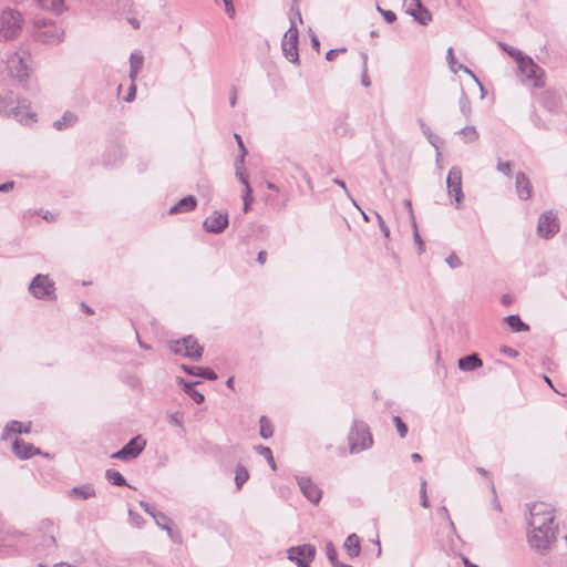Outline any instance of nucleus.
I'll use <instances>...</instances> for the list:
<instances>
[{
    "label": "nucleus",
    "mask_w": 567,
    "mask_h": 567,
    "mask_svg": "<svg viewBox=\"0 0 567 567\" xmlns=\"http://www.w3.org/2000/svg\"><path fill=\"white\" fill-rule=\"evenodd\" d=\"M528 543L533 549L545 554L556 539L558 525L555 524L554 515L529 516L528 519Z\"/></svg>",
    "instance_id": "nucleus-1"
},
{
    "label": "nucleus",
    "mask_w": 567,
    "mask_h": 567,
    "mask_svg": "<svg viewBox=\"0 0 567 567\" xmlns=\"http://www.w3.org/2000/svg\"><path fill=\"white\" fill-rule=\"evenodd\" d=\"M29 534L19 532L0 519V551L3 555H13L27 551L30 548Z\"/></svg>",
    "instance_id": "nucleus-2"
},
{
    "label": "nucleus",
    "mask_w": 567,
    "mask_h": 567,
    "mask_svg": "<svg viewBox=\"0 0 567 567\" xmlns=\"http://www.w3.org/2000/svg\"><path fill=\"white\" fill-rule=\"evenodd\" d=\"M0 113L13 116L24 125H30L37 121V114L30 110V104L25 99L0 97Z\"/></svg>",
    "instance_id": "nucleus-3"
},
{
    "label": "nucleus",
    "mask_w": 567,
    "mask_h": 567,
    "mask_svg": "<svg viewBox=\"0 0 567 567\" xmlns=\"http://www.w3.org/2000/svg\"><path fill=\"white\" fill-rule=\"evenodd\" d=\"M24 19L20 11L6 8L0 12V40L11 41L17 39L23 28Z\"/></svg>",
    "instance_id": "nucleus-4"
},
{
    "label": "nucleus",
    "mask_w": 567,
    "mask_h": 567,
    "mask_svg": "<svg viewBox=\"0 0 567 567\" xmlns=\"http://www.w3.org/2000/svg\"><path fill=\"white\" fill-rule=\"evenodd\" d=\"M348 441L351 454H358L370 449L373 444V439L367 423L354 420L348 435Z\"/></svg>",
    "instance_id": "nucleus-5"
},
{
    "label": "nucleus",
    "mask_w": 567,
    "mask_h": 567,
    "mask_svg": "<svg viewBox=\"0 0 567 567\" xmlns=\"http://www.w3.org/2000/svg\"><path fill=\"white\" fill-rule=\"evenodd\" d=\"M63 27L51 20H37L34 38L43 44H58L64 39Z\"/></svg>",
    "instance_id": "nucleus-6"
},
{
    "label": "nucleus",
    "mask_w": 567,
    "mask_h": 567,
    "mask_svg": "<svg viewBox=\"0 0 567 567\" xmlns=\"http://www.w3.org/2000/svg\"><path fill=\"white\" fill-rule=\"evenodd\" d=\"M29 291L35 299L48 301L56 299L55 284L48 275L38 274L31 280Z\"/></svg>",
    "instance_id": "nucleus-7"
},
{
    "label": "nucleus",
    "mask_w": 567,
    "mask_h": 567,
    "mask_svg": "<svg viewBox=\"0 0 567 567\" xmlns=\"http://www.w3.org/2000/svg\"><path fill=\"white\" fill-rule=\"evenodd\" d=\"M169 350L174 354L187 357L195 361L199 360L204 352V348L193 336H186L181 340L171 341Z\"/></svg>",
    "instance_id": "nucleus-8"
},
{
    "label": "nucleus",
    "mask_w": 567,
    "mask_h": 567,
    "mask_svg": "<svg viewBox=\"0 0 567 567\" xmlns=\"http://www.w3.org/2000/svg\"><path fill=\"white\" fill-rule=\"evenodd\" d=\"M299 33L296 21L290 18V27L284 34L281 41V49L285 58L293 64H299V52H298Z\"/></svg>",
    "instance_id": "nucleus-9"
},
{
    "label": "nucleus",
    "mask_w": 567,
    "mask_h": 567,
    "mask_svg": "<svg viewBox=\"0 0 567 567\" xmlns=\"http://www.w3.org/2000/svg\"><path fill=\"white\" fill-rule=\"evenodd\" d=\"M560 229L558 216L553 210L543 213L538 218L537 235L543 239L553 238Z\"/></svg>",
    "instance_id": "nucleus-10"
},
{
    "label": "nucleus",
    "mask_w": 567,
    "mask_h": 567,
    "mask_svg": "<svg viewBox=\"0 0 567 567\" xmlns=\"http://www.w3.org/2000/svg\"><path fill=\"white\" fill-rule=\"evenodd\" d=\"M287 558L296 563L297 567H310L316 556V547L311 544L293 546L287 550Z\"/></svg>",
    "instance_id": "nucleus-11"
},
{
    "label": "nucleus",
    "mask_w": 567,
    "mask_h": 567,
    "mask_svg": "<svg viewBox=\"0 0 567 567\" xmlns=\"http://www.w3.org/2000/svg\"><path fill=\"white\" fill-rule=\"evenodd\" d=\"M146 441L142 435L132 437L121 450L111 455L112 458L131 461L136 458L145 449Z\"/></svg>",
    "instance_id": "nucleus-12"
},
{
    "label": "nucleus",
    "mask_w": 567,
    "mask_h": 567,
    "mask_svg": "<svg viewBox=\"0 0 567 567\" xmlns=\"http://www.w3.org/2000/svg\"><path fill=\"white\" fill-rule=\"evenodd\" d=\"M517 64L520 73L527 79L534 82L535 87L544 86L542 80L543 70L538 66L529 56H520L517 59Z\"/></svg>",
    "instance_id": "nucleus-13"
},
{
    "label": "nucleus",
    "mask_w": 567,
    "mask_h": 567,
    "mask_svg": "<svg viewBox=\"0 0 567 567\" xmlns=\"http://www.w3.org/2000/svg\"><path fill=\"white\" fill-rule=\"evenodd\" d=\"M447 193L452 197L454 196L456 208L461 207V203L464 198L462 190V171L461 168L453 166L447 175Z\"/></svg>",
    "instance_id": "nucleus-14"
},
{
    "label": "nucleus",
    "mask_w": 567,
    "mask_h": 567,
    "mask_svg": "<svg viewBox=\"0 0 567 567\" xmlns=\"http://www.w3.org/2000/svg\"><path fill=\"white\" fill-rule=\"evenodd\" d=\"M296 481L302 495L310 503L318 505L322 497L320 487L309 476L297 475Z\"/></svg>",
    "instance_id": "nucleus-15"
},
{
    "label": "nucleus",
    "mask_w": 567,
    "mask_h": 567,
    "mask_svg": "<svg viewBox=\"0 0 567 567\" xmlns=\"http://www.w3.org/2000/svg\"><path fill=\"white\" fill-rule=\"evenodd\" d=\"M406 13L422 25H427L432 21V14L427 8L423 6L421 0H403Z\"/></svg>",
    "instance_id": "nucleus-16"
},
{
    "label": "nucleus",
    "mask_w": 567,
    "mask_h": 567,
    "mask_svg": "<svg viewBox=\"0 0 567 567\" xmlns=\"http://www.w3.org/2000/svg\"><path fill=\"white\" fill-rule=\"evenodd\" d=\"M229 225L227 213L213 212L203 223V227L207 233L221 234Z\"/></svg>",
    "instance_id": "nucleus-17"
},
{
    "label": "nucleus",
    "mask_w": 567,
    "mask_h": 567,
    "mask_svg": "<svg viewBox=\"0 0 567 567\" xmlns=\"http://www.w3.org/2000/svg\"><path fill=\"white\" fill-rule=\"evenodd\" d=\"M24 52H13L7 58V68L9 72L20 81L28 78V65L24 62Z\"/></svg>",
    "instance_id": "nucleus-18"
},
{
    "label": "nucleus",
    "mask_w": 567,
    "mask_h": 567,
    "mask_svg": "<svg viewBox=\"0 0 567 567\" xmlns=\"http://www.w3.org/2000/svg\"><path fill=\"white\" fill-rule=\"evenodd\" d=\"M243 166L244 165H240V163L238 161H236V163H235L236 177L245 187L241 197H243V202H244V212L247 213L252 200H254V197H252V188L248 181V175L243 171Z\"/></svg>",
    "instance_id": "nucleus-19"
},
{
    "label": "nucleus",
    "mask_w": 567,
    "mask_h": 567,
    "mask_svg": "<svg viewBox=\"0 0 567 567\" xmlns=\"http://www.w3.org/2000/svg\"><path fill=\"white\" fill-rule=\"evenodd\" d=\"M12 451L21 460H28L41 453L40 449L35 447L33 444L19 439L13 441Z\"/></svg>",
    "instance_id": "nucleus-20"
},
{
    "label": "nucleus",
    "mask_w": 567,
    "mask_h": 567,
    "mask_svg": "<svg viewBox=\"0 0 567 567\" xmlns=\"http://www.w3.org/2000/svg\"><path fill=\"white\" fill-rule=\"evenodd\" d=\"M516 192L522 200H527L532 197L533 186L525 173L519 172L516 175Z\"/></svg>",
    "instance_id": "nucleus-21"
},
{
    "label": "nucleus",
    "mask_w": 567,
    "mask_h": 567,
    "mask_svg": "<svg viewBox=\"0 0 567 567\" xmlns=\"http://www.w3.org/2000/svg\"><path fill=\"white\" fill-rule=\"evenodd\" d=\"M458 369L465 372L475 371L483 367V360L477 353L464 355L457 361Z\"/></svg>",
    "instance_id": "nucleus-22"
},
{
    "label": "nucleus",
    "mask_w": 567,
    "mask_h": 567,
    "mask_svg": "<svg viewBox=\"0 0 567 567\" xmlns=\"http://www.w3.org/2000/svg\"><path fill=\"white\" fill-rule=\"evenodd\" d=\"M197 206V199L193 195H187L183 197L179 202H177L175 205H173L169 208V214H181V213H188L193 212Z\"/></svg>",
    "instance_id": "nucleus-23"
},
{
    "label": "nucleus",
    "mask_w": 567,
    "mask_h": 567,
    "mask_svg": "<svg viewBox=\"0 0 567 567\" xmlns=\"http://www.w3.org/2000/svg\"><path fill=\"white\" fill-rule=\"evenodd\" d=\"M95 488L93 484H84L81 486H75L68 491V497L71 499H89L95 497Z\"/></svg>",
    "instance_id": "nucleus-24"
},
{
    "label": "nucleus",
    "mask_w": 567,
    "mask_h": 567,
    "mask_svg": "<svg viewBox=\"0 0 567 567\" xmlns=\"http://www.w3.org/2000/svg\"><path fill=\"white\" fill-rule=\"evenodd\" d=\"M182 369L189 375L200 377L210 381H215L218 378L216 372L210 368L183 364Z\"/></svg>",
    "instance_id": "nucleus-25"
},
{
    "label": "nucleus",
    "mask_w": 567,
    "mask_h": 567,
    "mask_svg": "<svg viewBox=\"0 0 567 567\" xmlns=\"http://www.w3.org/2000/svg\"><path fill=\"white\" fill-rule=\"evenodd\" d=\"M177 383L182 386L183 391L189 396L192 398V400L197 403V404H200L204 402L205 400V396L203 393L198 392L196 389H195V385L197 383H193V382H187L185 379L183 378H178L177 379Z\"/></svg>",
    "instance_id": "nucleus-26"
},
{
    "label": "nucleus",
    "mask_w": 567,
    "mask_h": 567,
    "mask_svg": "<svg viewBox=\"0 0 567 567\" xmlns=\"http://www.w3.org/2000/svg\"><path fill=\"white\" fill-rule=\"evenodd\" d=\"M343 548L350 558L358 557L361 551L360 537L357 534H350L344 540Z\"/></svg>",
    "instance_id": "nucleus-27"
},
{
    "label": "nucleus",
    "mask_w": 567,
    "mask_h": 567,
    "mask_svg": "<svg viewBox=\"0 0 567 567\" xmlns=\"http://www.w3.org/2000/svg\"><path fill=\"white\" fill-rule=\"evenodd\" d=\"M78 122V115L73 112L66 111L61 118L53 122V127L56 131H63L72 127Z\"/></svg>",
    "instance_id": "nucleus-28"
},
{
    "label": "nucleus",
    "mask_w": 567,
    "mask_h": 567,
    "mask_svg": "<svg viewBox=\"0 0 567 567\" xmlns=\"http://www.w3.org/2000/svg\"><path fill=\"white\" fill-rule=\"evenodd\" d=\"M529 516H545V515H554V508L551 505L538 502L528 505Z\"/></svg>",
    "instance_id": "nucleus-29"
},
{
    "label": "nucleus",
    "mask_w": 567,
    "mask_h": 567,
    "mask_svg": "<svg viewBox=\"0 0 567 567\" xmlns=\"http://www.w3.org/2000/svg\"><path fill=\"white\" fill-rule=\"evenodd\" d=\"M505 322L514 332L528 331L529 326L525 323L518 315H509L504 318Z\"/></svg>",
    "instance_id": "nucleus-30"
},
{
    "label": "nucleus",
    "mask_w": 567,
    "mask_h": 567,
    "mask_svg": "<svg viewBox=\"0 0 567 567\" xmlns=\"http://www.w3.org/2000/svg\"><path fill=\"white\" fill-rule=\"evenodd\" d=\"M143 55L141 52H132L130 56V78L135 80L143 65Z\"/></svg>",
    "instance_id": "nucleus-31"
},
{
    "label": "nucleus",
    "mask_w": 567,
    "mask_h": 567,
    "mask_svg": "<svg viewBox=\"0 0 567 567\" xmlns=\"http://www.w3.org/2000/svg\"><path fill=\"white\" fill-rule=\"evenodd\" d=\"M30 432V425H24L23 423L19 421H10L3 431L2 439H7V435L9 433H16V434H22V433H29Z\"/></svg>",
    "instance_id": "nucleus-32"
},
{
    "label": "nucleus",
    "mask_w": 567,
    "mask_h": 567,
    "mask_svg": "<svg viewBox=\"0 0 567 567\" xmlns=\"http://www.w3.org/2000/svg\"><path fill=\"white\" fill-rule=\"evenodd\" d=\"M43 9L50 10L55 14H60L65 10L64 0H39Z\"/></svg>",
    "instance_id": "nucleus-33"
},
{
    "label": "nucleus",
    "mask_w": 567,
    "mask_h": 567,
    "mask_svg": "<svg viewBox=\"0 0 567 567\" xmlns=\"http://www.w3.org/2000/svg\"><path fill=\"white\" fill-rule=\"evenodd\" d=\"M105 478L113 485L115 486H127V487H131L125 477L118 472V471H115V470H106L105 472Z\"/></svg>",
    "instance_id": "nucleus-34"
},
{
    "label": "nucleus",
    "mask_w": 567,
    "mask_h": 567,
    "mask_svg": "<svg viewBox=\"0 0 567 567\" xmlns=\"http://www.w3.org/2000/svg\"><path fill=\"white\" fill-rule=\"evenodd\" d=\"M259 434L265 440L271 437L274 434V425L265 415L259 419Z\"/></svg>",
    "instance_id": "nucleus-35"
},
{
    "label": "nucleus",
    "mask_w": 567,
    "mask_h": 567,
    "mask_svg": "<svg viewBox=\"0 0 567 567\" xmlns=\"http://www.w3.org/2000/svg\"><path fill=\"white\" fill-rule=\"evenodd\" d=\"M248 478V470L243 464H238L235 470V484L237 489H240Z\"/></svg>",
    "instance_id": "nucleus-36"
},
{
    "label": "nucleus",
    "mask_w": 567,
    "mask_h": 567,
    "mask_svg": "<svg viewBox=\"0 0 567 567\" xmlns=\"http://www.w3.org/2000/svg\"><path fill=\"white\" fill-rule=\"evenodd\" d=\"M326 554L329 561L332 564V567H352L351 565L338 561V553L331 542L327 543L326 545Z\"/></svg>",
    "instance_id": "nucleus-37"
},
{
    "label": "nucleus",
    "mask_w": 567,
    "mask_h": 567,
    "mask_svg": "<svg viewBox=\"0 0 567 567\" xmlns=\"http://www.w3.org/2000/svg\"><path fill=\"white\" fill-rule=\"evenodd\" d=\"M53 528H54L53 522L50 519H45L41 523V529L50 533V535L48 537H45L43 540L44 546H49V545L54 546L56 544V539L53 534Z\"/></svg>",
    "instance_id": "nucleus-38"
},
{
    "label": "nucleus",
    "mask_w": 567,
    "mask_h": 567,
    "mask_svg": "<svg viewBox=\"0 0 567 567\" xmlns=\"http://www.w3.org/2000/svg\"><path fill=\"white\" fill-rule=\"evenodd\" d=\"M457 134L462 135L465 143H473L478 140V132L475 126H465L461 128Z\"/></svg>",
    "instance_id": "nucleus-39"
},
{
    "label": "nucleus",
    "mask_w": 567,
    "mask_h": 567,
    "mask_svg": "<svg viewBox=\"0 0 567 567\" xmlns=\"http://www.w3.org/2000/svg\"><path fill=\"white\" fill-rule=\"evenodd\" d=\"M255 450L258 452L259 455L265 457V460L268 462V464L270 465V467L272 470L276 468V462H275L272 451L270 447L264 446V445H258V446H255Z\"/></svg>",
    "instance_id": "nucleus-40"
},
{
    "label": "nucleus",
    "mask_w": 567,
    "mask_h": 567,
    "mask_svg": "<svg viewBox=\"0 0 567 567\" xmlns=\"http://www.w3.org/2000/svg\"><path fill=\"white\" fill-rule=\"evenodd\" d=\"M417 122L420 124V127H421L423 134L426 136L427 141L430 142V144L433 145L435 148H439V145H437L439 137L432 133L431 128L424 123V121L422 118H419Z\"/></svg>",
    "instance_id": "nucleus-41"
},
{
    "label": "nucleus",
    "mask_w": 567,
    "mask_h": 567,
    "mask_svg": "<svg viewBox=\"0 0 567 567\" xmlns=\"http://www.w3.org/2000/svg\"><path fill=\"white\" fill-rule=\"evenodd\" d=\"M460 111L465 117H470L472 112L471 101L464 90L460 97Z\"/></svg>",
    "instance_id": "nucleus-42"
},
{
    "label": "nucleus",
    "mask_w": 567,
    "mask_h": 567,
    "mask_svg": "<svg viewBox=\"0 0 567 567\" xmlns=\"http://www.w3.org/2000/svg\"><path fill=\"white\" fill-rule=\"evenodd\" d=\"M362 74H361V83L363 86L369 87L371 85L370 78L368 75V54L362 52Z\"/></svg>",
    "instance_id": "nucleus-43"
},
{
    "label": "nucleus",
    "mask_w": 567,
    "mask_h": 567,
    "mask_svg": "<svg viewBox=\"0 0 567 567\" xmlns=\"http://www.w3.org/2000/svg\"><path fill=\"white\" fill-rule=\"evenodd\" d=\"M426 485H427L426 480L425 478H421V482H420V504L424 508H429L430 507V502H429L427 492H426Z\"/></svg>",
    "instance_id": "nucleus-44"
},
{
    "label": "nucleus",
    "mask_w": 567,
    "mask_h": 567,
    "mask_svg": "<svg viewBox=\"0 0 567 567\" xmlns=\"http://www.w3.org/2000/svg\"><path fill=\"white\" fill-rule=\"evenodd\" d=\"M437 516L447 522L449 527H450V529H451V532L453 534L456 533L455 525H454V523H453V520H452V518L450 516V513H449V511H447V508L445 506H441L437 509Z\"/></svg>",
    "instance_id": "nucleus-45"
},
{
    "label": "nucleus",
    "mask_w": 567,
    "mask_h": 567,
    "mask_svg": "<svg viewBox=\"0 0 567 567\" xmlns=\"http://www.w3.org/2000/svg\"><path fill=\"white\" fill-rule=\"evenodd\" d=\"M393 423L396 427V431H398L400 437H402V439L405 437L409 429H408V425L403 422V420L399 415H395V416H393Z\"/></svg>",
    "instance_id": "nucleus-46"
},
{
    "label": "nucleus",
    "mask_w": 567,
    "mask_h": 567,
    "mask_svg": "<svg viewBox=\"0 0 567 567\" xmlns=\"http://www.w3.org/2000/svg\"><path fill=\"white\" fill-rule=\"evenodd\" d=\"M154 519H155L156 525L164 530H165V525L171 526V523H172V519L166 514H164L162 512H158L157 514H155Z\"/></svg>",
    "instance_id": "nucleus-47"
},
{
    "label": "nucleus",
    "mask_w": 567,
    "mask_h": 567,
    "mask_svg": "<svg viewBox=\"0 0 567 567\" xmlns=\"http://www.w3.org/2000/svg\"><path fill=\"white\" fill-rule=\"evenodd\" d=\"M235 138H236V142L238 144V147L240 150V155L239 157L237 158V161L240 163V165H244L245 163V157L247 155V148L245 147L244 145V142H243V138L239 134H235Z\"/></svg>",
    "instance_id": "nucleus-48"
},
{
    "label": "nucleus",
    "mask_w": 567,
    "mask_h": 567,
    "mask_svg": "<svg viewBox=\"0 0 567 567\" xmlns=\"http://www.w3.org/2000/svg\"><path fill=\"white\" fill-rule=\"evenodd\" d=\"M412 226L414 228V234H413L414 243L419 246V252L422 254L424 251V249H425V245H424V241L422 240V238H421V236L419 234L415 220H413Z\"/></svg>",
    "instance_id": "nucleus-49"
},
{
    "label": "nucleus",
    "mask_w": 567,
    "mask_h": 567,
    "mask_svg": "<svg viewBox=\"0 0 567 567\" xmlns=\"http://www.w3.org/2000/svg\"><path fill=\"white\" fill-rule=\"evenodd\" d=\"M446 264L452 268V269H455V268H458L462 266V261L461 259L457 257V255L455 252H452L447 256V258L445 259Z\"/></svg>",
    "instance_id": "nucleus-50"
},
{
    "label": "nucleus",
    "mask_w": 567,
    "mask_h": 567,
    "mask_svg": "<svg viewBox=\"0 0 567 567\" xmlns=\"http://www.w3.org/2000/svg\"><path fill=\"white\" fill-rule=\"evenodd\" d=\"M497 171L501 172L502 174L506 175V176H511L512 175V164H511V162H502L501 159H498V162H497Z\"/></svg>",
    "instance_id": "nucleus-51"
},
{
    "label": "nucleus",
    "mask_w": 567,
    "mask_h": 567,
    "mask_svg": "<svg viewBox=\"0 0 567 567\" xmlns=\"http://www.w3.org/2000/svg\"><path fill=\"white\" fill-rule=\"evenodd\" d=\"M128 517L131 524L135 527H141L144 522L143 517L140 514L134 513L133 511H128Z\"/></svg>",
    "instance_id": "nucleus-52"
},
{
    "label": "nucleus",
    "mask_w": 567,
    "mask_h": 567,
    "mask_svg": "<svg viewBox=\"0 0 567 567\" xmlns=\"http://www.w3.org/2000/svg\"><path fill=\"white\" fill-rule=\"evenodd\" d=\"M501 47H502V49L505 52H507L511 56L515 58L516 60L518 58H520V56H524L523 53L519 50H517V49H515V48H513L511 45H507L505 43H501Z\"/></svg>",
    "instance_id": "nucleus-53"
},
{
    "label": "nucleus",
    "mask_w": 567,
    "mask_h": 567,
    "mask_svg": "<svg viewBox=\"0 0 567 567\" xmlns=\"http://www.w3.org/2000/svg\"><path fill=\"white\" fill-rule=\"evenodd\" d=\"M374 214H375V217L378 219V224H379L380 230L382 231L384 237L388 238L390 236V228L386 226L384 219L382 218V216L379 213L375 212Z\"/></svg>",
    "instance_id": "nucleus-54"
},
{
    "label": "nucleus",
    "mask_w": 567,
    "mask_h": 567,
    "mask_svg": "<svg viewBox=\"0 0 567 567\" xmlns=\"http://www.w3.org/2000/svg\"><path fill=\"white\" fill-rule=\"evenodd\" d=\"M165 530L167 532V535L174 543H176V544L182 543V536H181L179 532H175L172 529L171 526H166V525H165Z\"/></svg>",
    "instance_id": "nucleus-55"
},
{
    "label": "nucleus",
    "mask_w": 567,
    "mask_h": 567,
    "mask_svg": "<svg viewBox=\"0 0 567 567\" xmlns=\"http://www.w3.org/2000/svg\"><path fill=\"white\" fill-rule=\"evenodd\" d=\"M140 506L143 508V511L145 513L151 515L153 518H154L155 514L158 513V511H156V508L153 505L148 504L147 502L141 501Z\"/></svg>",
    "instance_id": "nucleus-56"
},
{
    "label": "nucleus",
    "mask_w": 567,
    "mask_h": 567,
    "mask_svg": "<svg viewBox=\"0 0 567 567\" xmlns=\"http://www.w3.org/2000/svg\"><path fill=\"white\" fill-rule=\"evenodd\" d=\"M225 4V11L229 18H234L236 14V10L233 3V0H221Z\"/></svg>",
    "instance_id": "nucleus-57"
},
{
    "label": "nucleus",
    "mask_w": 567,
    "mask_h": 567,
    "mask_svg": "<svg viewBox=\"0 0 567 567\" xmlns=\"http://www.w3.org/2000/svg\"><path fill=\"white\" fill-rule=\"evenodd\" d=\"M333 183H334L336 185L340 186V187L344 190V193H346L347 197H348V198H350V200L352 202V204H353V205H357L355 200L352 198L351 194L349 193V190H348V188H347V186H346V183H344L342 179H340V178H334V179H333Z\"/></svg>",
    "instance_id": "nucleus-58"
},
{
    "label": "nucleus",
    "mask_w": 567,
    "mask_h": 567,
    "mask_svg": "<svg viewBox=\"0 0 567 567\" xmlns=\"http://www.w3.org/2000/svg\"><path fill=\"white\" fill-rule=\"evenodd\" d=\"M347 49L344 47L342 48H339V49H331L329 50L327 53H326V59L328 61H333L336 59V56L338 55V53L340 52H346Z\"/></svg>",
    "instance_id": "nucleus-59"
},
{
    "label": "nucleus",
    "mask_w": 567,
    "mask_h": 567,
    "mask_svg": "<svg viewBox=\"0 0 567 567\" xmlns=\"http://www.w3.org/2000/svg\"><path fill=\"white\" fill-rule=\"evenodd\" d=\"M446 59H447V62H449L450 68L452 69V71L456 72V70L454 69L455 58H454V52H453V48L452 47H450L447 49Z\"/></svg>",
    "instance_id": "nucleus-60"
},
{
    "label": "nucleus",
    "mask_w": 567,
    "mask_h": 567,
    "mask_svg": "<svg viewBox=\"0 0 567 567\" xmlns=\"http://www.w3.org/2000/svg\"><path fill=\"white\" fill-rule=\"evenodd\" d=\"M382 16L388 23H393L396 20V14L391 10H385Z\"/></svg>",
    "instance_id": "nucleus-61"
},
{
    "label": "nucleus",
    "mask_w": 567,
    "mask_h": 567,
    "mask_svg": "<svg viewBox=\"0 0 567 567\" xmlns=\"http://www.w3.org/2000/svg\"><path fill=\"white\" fill-rule=\"evenodd\" d=\"M237 93H238L237 87L235 85H231V87H230V95H229V104L233 107L237 103Z\"/></svg>",
    "instance_id": "nucleus-62"
},
{
    "label": "nucleus",
    "mask_w": 567,
    "mask_h": 567,
    "mask_svg": "<svg viewBox=\"0 0 567 567\" xmlns=\"http://www.w3.org/2000/svg\"><path fill=\"white\" fill-rule=\"evenodd\" d=\"M13 187H14L13 181L2 183V184H0V193H8V192L12 190Z\"/></svg>",
    "instance_id": "nucleus-63"
},
{
    "label": "nucleus",
    "mask_w": 567,
    "mask_h": 567,
    "mask_svg": "<svg viewBox=\"0 0 567 567\" xmlns=\"http://www.w3.org/2000/svg\"><path fill=\"white\" fill-rule=\"evenodd\" d=\"M135 95H136V86L134 84H132L130 86L128 92H127L126 96L124 97V100L126 102H132L135 99Z\"/></svg>",
    "instance_id": "nucleus-64"
}]
</instances>
